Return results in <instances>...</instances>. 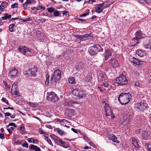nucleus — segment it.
<instances>
[{"instance_id": "obj_1", "label": "nucleus", "mask_w": 151, "mask_h": 151, "mask_svg": "<svg viewBox=\"0 0 151 151\" xmlns=\"http://www.w3.org/2000/svg\"><path fill=\"white\" fill-rule=\"evenodd\" d=\"M131 97V95L129 92L122 93L118 97V100L122 104L126 105L129 102Z\"/></svg>"}, {"instance_id": "obj_2", "label": "nucleus", "mask_w": 151, "mask_h": 151, "mask_svg": "<svg viewBox=\"0 0 151 151\" xmlns=\"http://www.w3.org/2000/svg\"><path fill=\"white\" fill-rule=\"evenodd\" d=\"M47 99L48 101H51L53 102L58 101L59 99L57 95L52 91L47 92Z\"/></svg>"}, {"instance_id": "obj_3", "label": "nucleus", "mask_w": 151, "mask_h": 151, "mask_svg": "<svg viewBox=\"0 0 151 151\" xmlns=\"http://www.w3.org/2000/svg\"><path fill=\"white\" fill-rule=\"evenodd\" d=\"M137 108L141 111L147 110L148 108V105L147 103L143 102H141L137 103L136 105Z\"/></svg>"}, {"instance_id": "obj_4", "label": "nucleus", "mask_w": 151, "mask_h": 151, "mask_svg": "<svg viewBox=\"0 0 151 151\" xmlns=\"http://www.w3.org/2000/svg\"><path fill=\"white\" fill-rule=\"evenodd\" d=\"M18 50L19 52L22 53L24 55H27L30 54L31 52V49L25 46L22 47L20 46L18 47Z\"/></svg>"}, {"instance_id": "obj_5", "label": "nucleus", "mask_w": 151, "mask_h": 151, "mask_svg": "<svg viewBox=\"0 0 151 151\" xmlns=\"http://www.w3.org/2000/svg\"><path fill=\"white\" fill-rule=\"evenodd\" d=\"M116 80L119 84L122 85H126L128 82L126 76H119L116 78Z\"/></svg>"}, {"instance_id": "obj_6", "label": "nucleus", "mask_w": 151, "mask_h": 151, "mask_svg": "<svg viewBox=\"0 0 151 151\" xmlns=\"http://www.w3.org/2000/svg\"><path fill=\"white\" fill-rule=\"evenodd\" d=\"M135 37L132 38L133 40H139L140 39L145 37V35L140 30H138L134 34Z\"/></svg>"}, {"instance_id": "obj_7", "label": "nucleus", "mask_w": 151, "mask_h": 151, "mask_svg": "<svg viewBox=\"0 0 151 151\" xmlns=\"http://www.w3.org/2000/svg\"><path fill=\"white\" fill-rule=\"evenodd\" d=\"M109 65L112 67L116 68L118 67L120 65L116 59L111 58L109 61Z\"/></svg>"}, {"instance_id": "obj_8", "label": "nucleus", "mask_w": 151, "mask_h": 151, "mask_svg": "<svg viewBox=\"0 0 151 151\" xmlns=\"http://www.w3.org/2000/svg\"><path fill=\"white\" fill-rule=\"evenodd\" d=\"M72 93L74 96L81 98H82L84 96L83 91L78 89L73 90L72 91Z\"/></svg>"}, {"instance_id": "obj_9", "label": "nucleus", "mask_w": 151, "mask_h": 151, "mask_svg": "<svg viewBox=\"0 0 151 151\" xmlns=\"http://www.w3.org/2000/svg\"><path fill=\"white\" fill-rule=\"evenodd\" d=\"M129 60L131 62L134 64L138 65L142 64L143 63L142 61L139 60L134 57L130 58Z\"/></svg>"}, {"instance_id": "obj_10", "label": "nucleus", "mask_w": 151, "mask_h": 151, "mask_svg": "<svg viewBox=\"0 0 151 151\" xmlns=\"http://www.w3.org/2000/svg\"><path fill=\"white\" fill-rule=\"evenodd\" d=\"M105 110V115L106 116H110L113 113V111L111 109L108 104H105L104 106Z\"/></svg>"}, {"instance_id": "obj_11", "label": "nucleus", "mask_w": 151, "mask_h": 151, "mask_svg": "<svg viewBox=\"0 0 151 151\" xmlns=\"http://www.w3.org/2000/svg\"><path fill=\"white\" fill-rule=\"evenodd\" d=\"M104 5V3L97 4L96 6L97 7L96 8L95 12L99 14L102 13L104 9H103L101 7H103Z\"/></svg>"}, {"instance_id": "obj_12", "label": "nucleus", "mask_w": 151, "mask_h": 151, "mask_svg": "<svg viewBox=\"0 0 151 151\" xmlns=\"http://www.w3.org/2000/svg\"><path fill=\"white\" fill-rule=\"evenodd\" d=\"M92 47L94 48V50L97 53L99 52H102L103 50V49L101 48V46L99 44H95Z\"/></svg>"}, {"instance_id": "obj_13", "label": "nucleus", "mask_w": 151, "mask_h": 151, "mask_svg": "<svg viewBox=\"0 0 151 151\" xmlns=\"http://www.w3.org/2000/svg\"><path fill=\"white\" fill-rule=\"evenodd\" d=\"M112 55L111 51L110 49H108L106 50V55L105 56V61L107 60Z\"/></svg>"}, {"instance_id": "obj_14", "label": "nucleus", "mask_w": 151, "mask_h": 151, "mask_svg": "<svg viewBox=\"0 0 151 151\" xmlns=\"http://www.w3.org/2000/svg\"><path fill=\"white\" fill-rule=\"evenodd\" d=\"M86 34L83 35H76V37L77 38V39L78 40L77 41L80 42L81 40L82 41H86L87 40V38H86Z\"/></svg>"}, {"instance_id": "obj_15", "label": "nucleus", "mask_w": 151, "mask_h": 151, "mask_svg": "<svg viewBox=\"0 0 151 151\" xmlns=\"http://www.w3.org/2000/svg\"><path fill=\"white\" fill-rule=\"evenodd\" d=\"M136 54L140 57H142L144 55L145 53L142 50H138L136 51Z\"/></svg>"}, {"instance_id": "obj_16", "label": "nucleus", "mask_w": 151, "mask_h": 151, "mask_svg": "<svg viewBox=\"0 0 151 151\" xmlns=\"http://www.w3.org/2000/svg\"><path fill=\"white\" fill-rule=\"evenodd\" d=\"M141 134L143 139H146L148 136V132L146 131L142 130L141 131Z\"/></svg>"}, {"instance_id": "obj_17", "label": "nucleus", "mask_w": 151, "mask_h": 151, "mask_svg": "<svg viewBox=\"0 0 151 151\" xmlns=\"http://www.w3.org/2000/svg\"><path fill=\"white\" fill-rule=\"evenodd\" d=\"M109 139L111 140L113 142L119 143V142L117 140V137L114 135H111L109 137Z\"/></svg>"}, {"instance_id": "obj_18", "label": "nucleus", "mask_w": 151, "mask_h": 151, "mask_svg": "<svg viewBox=\"0 0 151 151\" xmlns=\"http://www.w3.org/2000/svg\"><path fill=\"white\" fill-rule=\"evenodd\" d=\"M38 71L37 68L34 67V68H32L30 70V73L32 76H35L36 74V73Z\"/></svg>"}, {"instance_id": "obj_19", "label": "nucleus", "mask_w": 151, "mask_h": 151, "mask_svg": "<svg viewBox=\"0 0 151 151\" xmlns=\"http://www.w3.org/2000/svg\"><path fill=\"white\" fill-rule=\"evenodd\" d=\"M94 48L93 47H90L89 49L88 52L89 53L92 55H94L97 53L94 50Z\"/></svg>"}, {"instance_id": "obj_20", "label": "nucleus", "mask_w": 151, "mask_h": 151, "mask_svg": "<svg viewBox=\"0 0 151 151\" xmlns=\"http://www.w3.org/2000/svg\"><path fill=\"white\" fill-rule=\"evenodd\" d=\"M32 3V1L30 0H26V1L23 4V6L24 10L27 9V7L28 4H31Z\"/></svg>"}, {"instance_id": "obj_21", "label": "nucleus", "mask_w": 151, "mask_h": 151, "mask_svg": "<svg viewBox=\"0 0 151 151\" xmlns=\"http://www.w3.org/2000/svg\"><path fill=\"white\" fill-rule=\"evenodd\" d=\"M18 73V71L16 69H14L8 73L9 76H16Z\"/></svg>"}, {"instance_id": "obj_22", "label": "nucleus", "mask_w": 151, "mask_h": 151, "mask_svg": "<svg viewBox=\"0 0 151 151\" xmlns=\"http://www.w3.org/2000/svg\"><path fill=\"white\" fill-rule=\"evenodd\" d=\"M132 143L135 147L137 148H139V147L140 146L136 139L134 138L132 139Z\"/></svg>"}, {"instance_id": "obj_23", "label": "nucleus", "mask_w": 151, "mask_h": 151, "mask_svg": "<svg viewBox=\"0 0 151 151\" xmlns=\"http://www.w3.org/2000/svg\"><path fill=\"white\" fill-rule=\"evenodd\" d=\"M30 147L31 150H35V151H41L39 147H37V146L34 145H32Z\"/></svg>"}, {"instance_id": "obj_24", "label": "nucleus", "mask_w": 151, "mask_h": 151, "mask_svg": "<svg viewBox=\"0 0 151 151\" xmlns=\"http://www.w3.org/2000/svg\"><path fill=\"white\" fill-rule=\"evenodd\" d=\"M68 83L71 84H74L76 83L75 78L73 77L69 78L68 79Z\"/></svg>"}, {"instance_id": "obj_25", "label": "nucleus", "mask_w": 151, "mask_h": 151, "mask_svg": "<svg viewBox=\"0 0 151 151\" xmlns=\"http://www.w3.org/2000/svg\"><path fill=\"white\" fill-rule=\"evenodd\" d=\"M86 38L87 40L90 41L93 39V36L92 34L91 33H90L88 34H86Z\"/></svg>"}, {"instance_id": "obj_26", "label": "nucleus", "mask_w": 151, "mask_h": 151, "mask_svg": "<svg viewBox=\"0 0 151 151\" xmlns=\"http://www.w3.org/2000/svg\"><path fill=\"white\" fill-rule=\"evenodd\" d=\"M61 72L59 69H56L54 71L53 76H61Z\"/></svg>"}, {"instance_id": "obj_27", "label": "nucleus", "mask_w": 151, "mask_h": 151, "mask_svg": "<svg viewBox=\"0 0 151 151\" xmlns=\"http://www.w3.org/2000/svg\"><path fill=\"white\" fill-rule=\"evenodd\" d=\"M144 47L147 49H149L151 50V42L144 45Z\"/></svg>"}, {"instance_id": "obj_28", "label": "nucleus", "mask_w": 151, "mask_h": 151, "mask_svg": "<svg viewBox=\"0 0 151 151\" xmlns=\"http://www.w3.org/2000/svg\"><path fill=\"white\" fill-rule=\"evenodd\" d=\"M86 13L83 14L81 15H79L80 17H86V16L88 15L89 13V10L88 9H87L86 10Z\"/></svg>"}, {"instance_id": "obj_29", "label": "nucleus", "mask_w": 151, "mask_h": 151, "mask_svg": "<svg viewBox=\"0 0 151 151\" xmlns=\"http://www.w3.org/2000/svg\"><path fill=\"white\" fill-rule=\"evenodd\" d=\"M92 78L91 76H86L85 78V81L86 82L90 81L91 80Z\"/></svg>"}, {"instance_id": "obj_30", "label": "nucleus", "mask_w": 151, "mask_h": 151, "mask_svg": "<svg viewBox=\"0 0 151 151\" xmlns=\"http://www.w3.org/2000/svg\"><path fill=\"white\" fill-rule=\"evenodd\" d=\"M45 139L50 145L52 146H53V145L52 143V142L50 139V138H49L48 137H46L45 138Z\"/></svg>"}, {"instance_id": "obj_31", "label": "nucleus", "mask_w": 151, "mask_h": 151, "mask_svg": "<svg viewBox=\"0 0 151 151\" xmlns=\"http://www.w3.org/2000/svg\"><path fill=\"white\" fill-rule=\"evenodd\" d=\"M14 25V24H11L10 25L9 27V30L10 32H13V29Z\"/></svg>"}, {"instance_id": "obj_32", "label": "nucleus", "mask_w": 151, "mask_h": 151, "mask_svg": "<svg viewBox=\"0 0 151 151\" xmlns=\"http://www.w3.org/2000/svg\"><path fill=\"white\" fill-rule=\"evenodd\" d=\"M47 9L48 12L50 13L54 12L55 11V9L53 7L48 8H47Z\"/></svg>"}, {"instance_id": "obj_33", "label": "nucleus", "mask_w": 151, "mask_h": 151, "mask_svg": "<svg viewBox=\"0 0 151 151\" xmlns=\"http://www.w3.org/2000/svg\"><path fill=\"white\" fill-rule=\"evenodd\" d=\"M57 131L61 135H62L64 133V131H62L59 128H57Z\"/></svg>"}, {"instance_id": "obj_34", "label": "nucleus", "mask_w": 151, "mask_h": 151, "mask_svg": "<svg viewBox=\"0 0 151 151\" xmlns=\"http://www.w3.org/2000/svg\"><path fill=\"white\" fill-rule=\"evenodd\" d=\"M54 15L55 17H58L61 15L60 14L59 12L58 11H56L54 12Z\"/></svg>"}, {"instance_id": "obj_35", "label": "nucleus", "mask_w": 151, "mask_h": 151, "mask_svg": "<svg viewBox=\"0 0 151 151\" xmlns=\"http://www.w3.org/2000/svg\"><path fill=\"white\" fill-rule=\"evenodd\" d=\"M45 6H42L40 5L37 7V10H39L40 9L44 10L45 9Z\"/></svg>"}, {"instance_id": "obj_36", "label": "nucleus", "mask_w": 151, "mask_h": 151, "mask_svg": "<svg viewBox=\"0 0 151 151\" xmlns=\"http://www.w3.org/2000/svg\"><path fill=\"white\" fill-rule=\"evenodd\" d=\"M79 22L82 23H86L87 22H86V20L84 19H78Z\"/></svg>"}, {"instance_id": "obj_37", "label": "nucleus", "mask_w": 151, "mask_h": 151, "mask_svg": "<svg viewBox=\"0 0 151 151\" xmlns=\"http://www.w3.org/2000/svg\"><path fill=\"white\" fill-rule=\"evenodd\" d=\"M18 7V4L17 3H15L13 4L11 6L12 9H14V8H17Z\"/></svg>"}, {"instance_id": "obj_38", "label": "nucleus", "mask_w": 151, "mask_h": 151, "mask_svg": "<svg viewBox=\"0 0 151 151\" xmlns=\"http://www.w3.org/2000/svg\"><path fill=\"white\" fill-rule=\"evenodd\" d=\"M1 101L3 102H5L6 103L7 105H9V103L8 101L4 97H3L2 99H1Z\"/></svg>"}, {"instance_id": "obj_39", "label": "nucleus", "mask_w": 151, "mask_h": 151, "mask_svg": "<svg viewBox=\"0 0 151 151\" xmlns=\"http://www.w3.org/2000/svg\"><path fill=\"white\" fill-rule=\"evenodd\" d=\"M49 76L46 77V79L45 81V83L46 85H47L49 83Z\"/></svg>"}, {"instance_id": "obj_40", "label": "nucleus", "mask_w": 151, "mask_h": 151, "mask_svg": "<svg viewBox=\"0 0 151 151\" xmlns=\"http://www.w3.org/2000/svg\"><path fill=\"white\" fill-rule=\"evenodd\" d=\"M103 84L104 86L106 88H107L109 86V83L107 82V81L104 82L103 83Z\"/></svg>"}, {"instance_id": "obj_41", "label": "nucleus", "mask_w": 151, "mask_h": 151, "mask_svg": "<svg viewBox=\"0 0 151 151\" xmlns=\"http://www.w3.org/2000/svg\"><path fill=\"white\" fill-rule=\"evenodd\" d=\"M63 16L65 15V16H69V12L68 11H63Z\"/></svg>"}, {"instance_id": "obj_42", "label": "nucleus", "mask_w": 151, "mask_h": 151, "mask_svg": "<svg viewBox=\"0 0 151 151\" xmlns=\"http://www.w3.org/2000/svg\"><path fill=\"white\" fill-rule=\"evenodd\" d=\"M3 83L4 84L6 89L9 88H10V86L7 84V83L6 81H4Z\"/></svg>"}, {"instance_id": "obj_43", "label": "nucleus", "mask_w": 151, "mask_h": 151, "mask_svg": "<svg viewBox=\"0 0 151 151\" xmlns=\"http://www.w3.org/2000/svg\"><path fill=\"white\" fill-rule=\"evenodd\" d=\"M12 126L14 127H17V125H16L15 123H11L9 124L8 126H6V127H8V126Z\"/></svg>"}, {"instance_id": "obj_44", "label": "nucleus", "mask_w": 151, "mask_h": 151, "mask_svg": "<svg viewBox=\"0 0 151 151\" xmlns=\"http://www.w3.org/2000/svg\"><path fill=\"white\" fill-rule=\"evenodd\" d=\"M82 64L81 63H79L77 65V66H76L77 69H78V70H80V69H81V66H80L79 65H81Z\"/></svg>"}, {"instance_id": "obj_45", "label": "nucleus", "mask_w": 151, "mask_h": 151, "mask_svg": "<svg viewBox=\"0 0 151 151\" xmlns=\"http://www.w3.org/2000/svg\"><path fill=\"white\" fill-rule=\"evenodd\" d=\"M14 94L18 96H20V95L19 93V92L17 91V90L15 91L14 92Z\"/></svg>"}, {"instance_id": "obj_46", "label": "nucleus", "mask_w": 151, "mask_h": 151, "mask_svg": "<svg viewBox=\"0 0 151 151\" xmlns=\"http://www.w3.org/2000/svg\"><path fill=\"white\" fill-rule=\"evenodd\" d=\"M22 146L24 147H26L27 148H28V144L27 143L23 144L22 145Z\"/></svg>"}, {"instance_id": "obj_47", "label": "nucleus", "mask_w": 151, "mask_h": 151, "mask_svg": "<svg viewBox=\"0 0 151 151\" xmlns=\"http://www.w3.org/2000/svg\"><path fill=\"white\" fill-rule=\"evenodd\" d=\"M101 81H103L104 80H106L107 79V76H101Z\"/></svg>"}, {"instance_id": "obj_48", "label": "nucleus", "mask_w": 151, "mask_h": 151, "mask_svg": "<svg viewBox=\"0 0 151 151\" xmlns=\"http://www.w3.org/2000/svg\"><path fill=\"white\" fill-rule=\"evenodd\" d=\"M5 16H6V19L8 18L10 19L11 17V14H5Z\"/></svg>"}, {"instance_id": "obj_49", "label": "nucleus", "mask_w": 151, "mask_h": 151, "mask_svg": "<svg viewBox=\"0 0 151 151\" xmlns=\"http://www.w3.org/2000/svg\"><path fill=\"white\" fill-rule=\"evenodd\" d=\"M0 138L1 139H4L5 138L4 135V134H0Z\"/></svg>"}, {"instance_id": "obj_50", "label": "nucleus", "mask_w": 151, "mask_h": 151, "mask_svg": "<svg viewBox=\"0 0 151 151\" xmlns=\"http://www.w3.org/2000/svg\"><path fill=\"white\" fill-rule=\"evenodd\" d=\"M148 151H151V144H149L147 145Z\"/></svg>"}, {"instance_id": "obj_51", "label": "nucleus", "mask_w": 151, "mask_h": 151, "mask_svg": "<svg viewBox=\"0 0 151 151\" xmlns=\"http://www.w3.org/2000/svg\"><path fill=\"white\" fill-rule=\"evenodd\" d=\"M70 112V114L71 115H74V113L75 112L74 110L73 109H69V111Z\"/></svg>"}, {"instance_id": "obj_52", "label": "nucleus", "mask_w": 151, "mask_h": 151, "mask_svg": "<svg viewBox=\"0 0 151 151\" xmlns=\"http://www.w3.org/2000/svg\"><path fill=\"white\" fill-rule=\"evenodd\" d=\"M20 130L22 132H24L25 131V129L24 127H22L20 128Z\"/></svg>"}, {"instance_id": "obj_53", "label": "nucleus", "mask_w": 151, "mask_h": 151, "mask_svg": "<svg viewBox=\"0 0 151 151\" xmlns=\"http://www.w3.org/2000/svg\"><path fill=\"white\" fill-rule=\"evenodd\" d=\"M39 133L40 134H45V132H44L43 130H41V129H40L39 130Z\"/></svg>"}, {"instance_id": "obj_54", "label": "nucleus", "mask_w": 151, "mask_h": 151, "mask_svg": "<svg viewBox=\"0 0 151 151\" xmlns=\"http://www.w3.org/2000/svg\"><path fill=\"white\" fill-rule=\"evenodd\" d=\"M145 2L148 4H151V0H146Z\"/></svg>"}, {"instance_id": "obj_55", "label": "nucleus", "mask_w": 151, "mask_h": 151, "mask_svg": "<svg viewBox=\"0 0 151 151\" xmlns=\"http://www.w3.org/2000/svg\"><path fill=\"white\" fill-rule=\"evenodd\" d=\"M134 86H139V82L138 81H136L135 82Z\"/></svg>"}, {"instance_id": "obj_56", "label": "nucleus", "mask_w": 151, "mask_h": 151, "mask_svg": "<svg viewBox=\"0 0 151 151\" xmlns=\"http://www.w3.org/2000/svg\"><path fill=\"white\" fill-rule=\"evenodd\" d=\"M11 114H10L9 112H6L4 114L5 117L6 116H10L11 115Z\"/></svg>"}, {"instance_id": "obj_57", "label": "nucleus", "mask_w": 151, "mask_h": 151, "mask_svg": "<svg viewBox=\"0 0 151 151\" xmlns=\"http://www.w3.org/2000/svg\"><path fill=\"white\" fill-rule=\"evenodd\" d=\"M71 130L74 132L75 133H77L78 131L77 130L73 128H72L71 129Z\"/></svg>"}, {"instance_id": "obj_58", "label": "nucleus", "mask_w": 151, "mask_h": 151, "mask_svg": "<svg viewBox=\"0 0 151 151\" xmlns=\"http://www.w3.org/2000/svg\"><path fill=\"white\" fill-rule=\"evenodd\" d=\"M38 141L37 139H33L32 142L33 144H36L37 143V142H38Z\"/></svg>"}, {"instance_id": "obj_59", "label": "nucleus", "mask_w": 151, "mask_h": 151, "mask_svg": "<svg viewBox=\"0 0 151 151\" xmlns=\"http://www.w3.org/2000/svg\"><path fill=\"white\" fill-rule=\"evenodd\" d=\"M29 104L31 106L33 107H35V106L34 104L32 102H29Z\"/></svg>"}, {"instance_id": "obj_60", "label": "nucleus", "mask_w": 151, "mask_h": 151, "mask_svg": "<svg viewBox=\"0 0 151 151\" xmlns=\"http://www.w3.org/2000/svg\"><path fill=\"white\" fill-rule=\"evenodd\" d=\"M39 20L40 21V22H41L42 23H43L45 22L46 19L43 18H42V19Z\"/></svg>"}, {"instance_id": "obj_61", "label": "nucleus", "mask_w": 151, "mask_h": 151, "mask_svg": "<svg viewBox=\"0 0 151 151\" xmlns=\"http://www.w3.org/2000/svg\"><path fill=\"white\" fill-rule=\"evenodd\" d=\"M4 8V6L3 5H1L0 6V10L1 11H3V9Z\"/></svg>"}, {"instance_id": "obj_62", "label": "nucleus", "mask_w": 151, "mask_h": 151, "mask_svg": "<svg viewBox=\"0 0 151 151\" xmlns=\"http://www.w3.org/2000/svg\"><path fill=\"white\" fill-rule=\"evenodd\" d=\"M59 142L60 143L62 144H64L65 143V142L63 141L62 139H59Z\"/></svg>"}, {"instance_id": "obj_63", "label": "nucleus", "mask_w": 151, "mask_h": 151, "mask_svg": "<svg viewBox=\"0 0 151 151\" xmlns=\"http://www.w3.org/2000/svg\"><path fill=\"white\" fill-rule=\"evenodd\" d=\"M26 20H27V21H30L32 20V19L31 17H29L26 19Z\"/></svg>"}, {"instance_id": "obj_64", "label": "nucleus", "mask_w": 151, "mask_h": 151, "mask_svg": "<svg viewBox=\"0 0 151 151\" xmlns=\"http://www.w3.org/2000/svg\"><path fill=\"white\" fill-rule=\"evenodd\" d=\"M33 139L32 138H29L27 140L29 143H31L32 142Z\"/></svg>"}]
</instances>
